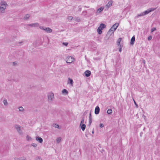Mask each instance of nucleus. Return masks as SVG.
Wrapping results in <instances>:
<instances>
[{"mask_svg":"<svg viewBox=\"0 0 160 160\" xmlns=\"http://www.w3.org/2000/svg\"><path fill=\"white\" fill-rule=\"evenodd\" d=\"M54 99V93L52 92H50L48 94V100L49 103H52Z\"/></svg>","mask_w":160,"mask_h":160,"instance_id":"f257e3e1","label":"nucleus"},{"mask_svg":"<svg viewBox=\"0 0 160 160\" xmlns=\"http://www.w3.org/2000/svg\"><path fill=\"white\" fill-rule=\"evenodd\" d=\"M1 6L0 7V10L1 12L4 13L5 12L6 6L7 4L6 2L4 1H2L1 2Z\"/></svg>","mask_w":160,"mask_h":160,"instance_id":"f03ea898","label":"nucleus"},{"mask_svg":"<svg viewBox=\"0 0 160 160\" xmlns=\"http://www.w3.org/2000/svg\"><path fill=\"white\" fill-rule=\"evenodd\" d=\"M105 27L106 25L104 24L101 23L100 24L97 29L98 32L99 34H101L102 33V30L105 28Z\"/></svg>","mask_w":160,"mask_h":160,"instance_id":"7ed1b4c3","label":"nucleus"},{"mask_svg":"<svg viewBox=\"0 0 160 160\" xmlns=\"http://www.w3.org/2000/svg\"><path fill=\"white\" fill-rule=\"evenodd\" d=\"M119 25L118 23H116L114 24L111 27V28L109 30V32L112 31V32L113 33L114 31H115Z\"/></svg>","mask_w":160,"mask_h":160,"instance_id":"20e7f679","label":"nucleus"},{"mask_svg":"<svg viewBox=\"0 0 160 160\" xmlns=\"http://www.w3.org/2000/svg\"><path fill=\"white\" fill-rule=\"evenodd\" d=\"M15 127L17 131L20 134H22L23 133L22 130L21 129V127L20 125H15Z\"/></svg>","mask_w":160,"mask_h":160,"instance_id":"39448f33","label":"nucleus"},{"mask_svg":"<svg viewBox=\"0 0 160 160\" xmlns=\"http://www.w3.org/2000/svg\"><path fill=\"white\" fill-rule=\"evenodd\" d=\"M74 60V58L71 56H69L66 58V62L67 63H70L73 62Z\"/></svg>","mask_w":160,"mask_h":160,"instance_id":"423d86ee","label":"nucleus"},{"mask_svg":"<svg viewBox=\"0 0 160 160\" xmlns=\"http://www.w3.org/2000/svg\"><path fill=\"white\" fill-rule=\"evenodd\" d=\"M155 9V8H151L150 9H148L147 10H146L144 12H143V13L144 15V16L146 15H147L150 12L153 11H154Z\"/></svg>","mask_w":160,"mask_h":160,"instance_id":"0eeeda50","label":"nucleus"},{"mask_svg":"<svg viewBox=\"0 0 160 160\" xmlns=\"http://www.w3.org/2000/svg\"><path fill=\"white\" fill-rule=\"evenodd\" d=\"M84 122V119L82 118L80 122V126H81V128L82 130L84 131L86 128V125L85 124H83Z\"/></svg>","mask_w":160,"mask_h":160,"instance_id":"6e6552de","label":"nucleus"},{"mask_svg":"<svg viewBox=\"0 0 160 160\" xmlns=\"http://www.w3.org/2000/svg\"><path fill=\"white\" fill-rule=\"evenodd\" d=\"M28 26L32 27H36L39 26V24L38 23L36 22L33 23L28 24Z\"/></svg>","mask_w":160,"mask_h":160,"instance_id":"1a4fd4ad","label":"nucleus"},{"mask_svg":"<svg viewBox=\"0 0 160 160\" xmlns=\"http://www.w3.org/2000/svg\"><path fill=\"white\" fill-rule=\"evenodd\" d=\"M100 111V108L98 106H97L95 109V113L96 114H98Z\"/></svg>","mask_w":160,"mask_h":160,"instance_id":"9d476101","label":"nucleus"},{"mask_svg":"<svg viewBox=\"0 0 160 160\" xmlns=\"http://www.w3.org/2000/svg\"><path fill=\"white\" fill-rule=\"evenodd\" d=\"M36 140L38 141L40 143H42L43 142V140L42 138L39 137L38 136H37L36 137Z\"/></svg>","mask_w":160,"mask_h":160,"instance_id":"9b49d317","label":"nucleus"},{"mask_svg":"<svg viewBox=\"0 0 160 160\" xmlns=\"http://www.w3.org/2000/svg\"><path fill=\"white\" fill-rule=\"evenodd\" d=\"M85 74L86 77H88L91 75V72L89 70H87L85 72Z\"/></svg>","mask_w":160,"mask_h":160,"instance_id":"f8f14e48","label":"nucleus"},{"mask_svg":"<svg viewBox=\"0 0 160 160\" xmlns=\"http://www.w3.org/2000/svg\"><path fill=\"white\" fill-rule=\"evenodd\" d=\"M45 31L47 33H51L52 31V29L48 27H46Z\"/></svg>","mask_w":160,"mask_h":160,"instance_id":"ddd939ff","label":"nucleus"},{"mask_svg":"<svg viewBox=\"0 0 160 160\" xmlns=\"http://www.w3.org/2000/svg\"><path fill=\"white\" fill-rule=\"evenodd\" d=\"M135 37L134 36L132 37L131 40L130 44L131 45H133L134 44L135 41Z\"/></svg>","mask_w":160,"mask_h":160,"instance_id":"4468645a","label":"nucleus"},{"mask_svg":"<svg viewBox=\"0 0 160 160\" xmlns=\"http://www.w3.org/2000/svg\"><path fill=\"white\" fill-rule=\"evenodd\" d=\"M15 160H27L26 158L24 157H21L20 158H14Z\"/></svg>","mask_w":160,"mask_h":160,"instance_id":"2eb2a0df","label":"nucleus"},{"mask_svg":"<svg viewBox=\"0 0 160 160\" xmlns=\"http://www.w3.org/2000/svg\"><path fill=\"white\" fill-rule=\"evenodd\" d=\"M68 83H70L72 86H73V81L72 80L70 79V78H69L68 81Z\"/></svg>","mask_w":160,"mask_h":160,"instance_id":"dca6fc26","label":"nucleus"},{"mask_svg":"<svg viewBox=\"0 0 160 160\" xmlns=\"http://www.w3.org/2000/svg\"><path fill=\"white\" fill-rule=\"evenodd\" d=\"M92 118L91 116V113H90L89 114V125H90L91 123L92 122Z\"/></svg>","mask_w":160,"mask_h":160,"instance_id":"f3484780","label":"nucleus"},{"mask_svg":"<svg viewBox=\"0 0 160 160\" xmlns=\"http://www.w3.org/2000/svg\"><path fill=\"white\" fill-rule=\"evenodd\" d=\"M121 38H119L118 41H117V45H118V46H120V45H120V43H121Z\"/></svg>","mask_w":160,"mask_h":160,"instance_id":"a211bd4d","label":"nucleus"},{"mask_svg":"<svg viewBox=\"0 0 160 160\" xmlns=\"http://www.w3.org/2000/svg\"><path fill=\"white\" fill-rule=\"evenodd\" d=\"M112 4V1H110L108 2V3L106 5V6L108 8L111 6Z\"/></svg>","mask_w":160,"mask_h":160,"instance_id":"6ab92c4d","label":"nucleus"},{"mask_svg":"<svg viewBox=\"0 0 160 160\" xmlns=\"http://www.w3.org/2000/svg\"><path fill=\"white\" fill-rule=\"evenodd\" d=\"M143 16H144V15L143 13V12H142L140 14H138L137 16H136L135 17V18H138L139 17Z\"/></svg>","mask_w":160,"mask_h":160,"instance_id":"aec40b11","label":"nucleus"},{"mask_svg":"<svg viewBox=\"0 0 160 160\" xmlns=\"http://www.w3.org/2000/svg\"><path fill=\"white\" fill-rule=\"evenodd\" d=\"M29 14H27L24 16V19L26 20H28L29 18Z\"/></svg>","mask_w":160,"mask_h":160,"instance_id":"412c9836","label":"nucleus"},{"mask_svg":"<svg viewBox=\"0 0 160 160\" xmlns=\"http://www.w3.org/2000/svg\"><path fill=\"white\" fill-rule=\"evenodd\" d=\"M61 139L62 138L60 137L57 138L56 140L57 142V143H59V142H60L61 141Z\"/></svg>","mask_w":160,"mask_h":160,"instance_id":"4be33fe9","label":"nucleus"},{"mask_svg":"<svg viewBox=\"0 0 160 160\" xmlns=\"http://www.w3.org/2000/svg\"><path fill=\"white\" fill-rule=\"evenodd\" d=\"M3 103L6 106H7L8 105V103L6 99H4L3 101Z\"/></svg>","mask_w":160,"mask_h":160,"instance_id":"5701e85b","label":"nucleus"},{"mask_svg":"<svg viewBox=\"0 0 160 160\" xmlns=\"http://www.w3.org/2000/svg\"><path fill=\"white\" fill-rule=\"evenodd\" d=\"M62 93H65L66 94H68V92L67 90L64 89L62 90Z\"/></svg>","mask_w":160,"mask_h":160,"instance_id":"b1692460","label":"nucleus"},{"mask_svg":"<svg viewBox=\"0 0 160 160\" xmlns=\"http://www.w3.org/2000/svg\"><path fill=\"white\" fill-rule=\"evenodd\" d=\"M107 113L108 114H111L112 113V110L111 109H108L107 111Z\"/></svg>","mask_w":160,"mask_h":160,"instance_id":"393cba45","label":"nucleus"},{"mask_svg":"<svg viewBox=\"0 0 160 160\" xmlns=\"http://www.w3.org/2000/svg\"><path fill=\"white\" fill-rule=\"evenodd\" d=\"M27 140L28 141H31L32 140L31 138L28 135H27L26 137Z\"/></svg>","mask_w":160,"mask_h":160,"instance_id":"a878e982","label":"nucleus"},{"mask_svg":"<svg viewBox=\"0 0 160 160\" xmlns=\"http://www.w3.org/2000/svg\"><path fill=\"white\" fill-rule=\"evenodd\" d=\"M53 126L57 128H59V126L58 125L56 124H53Z\"/></svg>","mask_w":160,"mask_h":160,"instance_id":"bb28decb","label":"nucleus"},{"mask_svg":"<svg viewBox=\"0 0 160 160\" xmlns=\"http://www.w3.org/2000/svg\"><path fill=\"white\" fill-rule=\"evenodd\" d=\"M19 110L20 111L22 112L24 111V109L22 107H20L19 108Z\"/></svg>","mask_w":160,"mask_h":160,"instance_id":"cd10ccee","label":"nucleus"},{"mask_svg":"<svg viewBox=\"0 0 160 160\" xmlns=\"http://www.w3.org/2000/svg\"><path fill=\"white\" fill-rule=\"evenodd\" d=\"M103 8L101 7L97 10V12H100L101 11L103 10Z\"/></svg>","mask_w":160,"mask_h":160,"instance_id":"c85d7f7f","label":"nucleus"},{"mask_svg":"<svg viewBox=\"0 0 160 160\" xmlns=\"http://www.w3.org/2000/svg\"><path fill=\"white\" fill-rule=\"evenodd\" d=\"M73 18V17L71 16H68V19L69 20H72V19Z\"/></svg>","mask_w":160,"mask_h":160,"instance_id":"c756f323","label":"nucleus"},{"mask_svg":"<svg viewBox=\"0 0 160 160\" xmlns=\"http://www.w3.org/2000/svg\"><path fill=\"white\" fill-rule=\"evenodd\" d=\"M39 28L41 29L44 30V31H45V29L46 28V27H43V26H39Z\"/></svg>","mask_w":160,"mask_h":160,"instance_id":"7c9ffc66","label":"nucleus"},{"mask_svg":"<svg viewBox=\"0 0 160 160\" xmlns=\"http://www.w3.org/2000/svg\"><path fill=\"white\" fill-rule=\"evenodd\" d=\"M35 160H42L41 158L39 157H37L35 158Z\"/></svg>","mask_w":160,"mask_h":160,"instance_id":"2f4dec72","label":"nucleus"},{"mask_svg":"<svg viewBox=\"0 0 160 160\" xmlns=\"http://www.w3.org/2000/svg\"><path fill=\"white\" fill-rule=\"evenodd\" d=\"M156 30V29L155 28H153L151 29V32H153Z\"/></svg>","mask_w":160,"mask_h":160,"instance_id":"473e14b6","label":"nucleus"},{"mask_svg":"<svg viewBox=\"0 0 160 160\" xmlns=\"http://www.w3.org/2000/svg\"><path fill=\"white\" fill-rule=\"evenodd\" d=\"M31 145L33 147H36L37 146V144L36 143H32Z\"/></svg>","mask_w":160,"mask_h":160,"instance_id":"72a5a7b5","label":"nucleus"},{"mask_svg":"<svg viewBox=\"0 0 160 160\" xmlns=\"http://www.w3.org/2000/svg\"><path fill=\"white\" fill-rule=\"evenodd\" d=\"M152 36H150L148 37V40H151L152 39Z\"/></svg>","mask_w":160,"mask_h":160,"instance_id":"f704fd0d","label":"nucleus"},{"mask_svg":"<svg viewBox=\"0 0 160 160\" xmlns=\"http://www.w3.org/2000/svg\"><path fill=\"white\" fill-rule=\"evenodd\" d=\"M122 46H121V45H120V48L119 49V51L120 52H121L122 51Z\"/></svg>","mask_w":160,"mask_h":160,"instance_id":"c9c22d12","label":"nucleus"},{"mask_svg":"<svg viewBox=\"0 0 160 160\" xmlns=\"http://www.w3.org/2000/svg\"><path fill=\"white\" fill-rule=\"evenodd\" d=\"M103 126H104V125L103 123H101L100 124V127L101 128H102L103 127Z\"/></svg>","mask_w":160,"mask_h":160,"instance_id":"e433bc0d","label":"nucleus"},{"mask_svg":"<svg viewBox=\"0 0 160 160\" xmlns=\"http://www.w3.org/2000/svg\"><path fill=\"white\" fill-rule=\"evenodd\" d=\"M63 44L64 45H65V46H67L68 45V43L67 42H65V43H63Z\"/></svg>","mask_w":160,"mask_h":160,"instance_id":"4c0bfd02","label":"nucleus"},{"mask_svg":"<svg viewBox=\"0 0 160 160\" xmlns=\"http://www.w3.org/2000/svg\"><path fill=\"white\" fill-rule=\"evenodd\" d=\"M142 117L144 118V119H145V118H146V116H145L144 115H142Z\"/></svg>","mask_w":160,"mask_h":160,"instance_id":"58836bf2","label":"nucleus"},{"mask_svg":"<svg viewBox=\"0 0 160 160\" xmlns=\"http://www.w3.org/2000/svg\"><path fill=\"white\" fill-rule=\"evenodd\" d=\"M143 62L144 64H145V60H143Z\"/></svg>","mask_w":160,"mask_h":160,"instance_id":"ea45409f","label":"nucleus"},{"mask_svg":"<svg viewBox=\"0 0 160 160\" xmlns=\"http://www.w3.org/2000/svg\"><path fill=\"white\" fill-rule=\"evenodd\" d=\"M133 101H134V102L135 104V105H137V106H138V105H137L136 103V102L134 100H133Z\"/></svg>","mask_w":160,"mask_h":160,"instance_id":"a19ab883","label":"nucleus"},{"mask_svg":"<svg viewBox=\"0 0 160 160\" xmlns=\"http://www.w3.org/2000/svg\"><path fill=\"white\" fill-rule=\"evenodd\" d=\"M81 8H79V10L80 11L81 10Z\"/></svg>","mask_w":160,"mask_h":160,"instance_id":"79ce46f5","label":"nucleus"},{"mask_svg":"<svg viewBox=\"0 0 160 160\" xmlns=\"http://www.w3.org/2000/svg\"><path fill=\"white\" fill-rule=\"evenodd\" d=\"M94 131H92V133H94Z\"/></svg>","mask_w":160,"mask_h":160,"instance_id":"37998d69","label":"nucleus"},{"mask_svg":"<svg viewBox=\"0 0 160 160\" xmlns=\"http://www.w3.org/2000/svg\"><path fill=\"white\" fill-rule=\"evenodd\" d=\"M78 18H77V20H79V18L78 19Z\"/></svg>","mask_w":160,"mask_h":160,"instance_id":"c03bdc74","label":"nucleus"}]
</instances>
